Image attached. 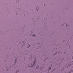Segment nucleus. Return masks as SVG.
<instances>
[{
    "mask_svg": "<svg viewBox=\"0 0 73 73\" xmlns=\"http://www.w3.org/2000/svg\"><path fill=\"white\" fill-rule=\"evenodd\" d=\"M72 58H73V57Z\"/></svg>",
    "mask_w": 73,
    "mask_h": 73,
    "instance_id": "nucleus-6",
    "label": "nucleus"
},
{
    "mask_svg": "<svg viewBox=\"0 0 73 73\" xmlns=\"http://www.w3.org/2000/svg\"><path fill=\"white\" fill-rule=\"evenodd\" d=\"M50 69H51V67H50L49 70H50Z\"/></svg>",
    "mask_w": 73,
    "mask_h": 73,
    "instance_id": "nucleus-5",
    "label": "nucleus"
},
{
    "mask_svg": "<svg viewBox=\"0 0 73 73\" xmlns=\"http://www.w3.org/2000/svg\"><path fill=\"white\" fill-rule=\"evenodd\" d=\"M38 66H37L36 67V69H38Z\"/></svg>",
    "mask_w": 73,
    "mask_h": 73,
    "instance_id": "nucleus-4",
    "label": "nucleus"
},
{
    "mask_svg": "<svg viewBox=\"0 0 73 73\" xmlns=\"http://www.w3.org/2000/svg\"><path fill=\"white\" fill-rule=\"evenodd\" d=\"M36 9H38V7H37L36 8Z\"/></svg>",
    "mask_w": 73,
    "mask_h": 73,
    "instance_id": "nucleus-3",
    "label": "nucleus"
},
{
    "mask_svg": "<svg viewBox=\"0 0 73 73\" xmlns=\"http://www.w3.org/2000/svg\"><path fill=\"white\" fill-rule=\"evenodd\" d=\"M33 36H35V34H34L33 35Z\"/></svg>",
    "mask_w": 73,
    "mask_h": 73,
    "instance_id": "nucleus-2",
    "label": "nucleus"
},
{
    "mask_svg": "<svg viewBox=\"0 0 73 73\" xmlns=\"http://www.w3.org/2000/svg\"><path fill=\"white\" fill-rule=\"evenodd\" d=\"M67 26V25L66 26Z\"/></svg>",
    "mask_w": 73,
    "mask_h": 73,
    "instance_id": "nucleus-7",
    "label": "nucleus"
},
{
    "mask_svg": "<svg viewBox=\"0 0 73 73\" xmlns=\"http://www.w3.org/2000/svg\"><path fill=\"white\" fill-rule=\"evenodd\" d=\"M35 62H36V60H35L33 64V66H30V67H33L35 65Z\"/></svg>",
    "mask_w": 73,
    "mask_h": 73,
    "instance_id": "nucleus-1",
    "label": "nucleus"
}]
</instances>
